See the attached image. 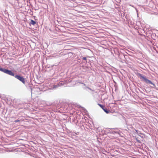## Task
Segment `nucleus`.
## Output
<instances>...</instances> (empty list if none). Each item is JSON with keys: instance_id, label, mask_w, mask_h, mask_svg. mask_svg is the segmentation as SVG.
<instances>
[{"instance_id": "obj_1", "label": "nucleus", "mask_w": 158, "mask_h": 158, "mask_svg": "<svg viewBox=\"0 0 158 158\" xmlns=\"http://www.w3.org/2000/svg\"><path fill=\"white\" fill-rule=\"evenodd\" d=\"M138 75V76L140 77V78L142 79H143L144 81L146 83L148 84H151L154 87H156L155 85L153 84L151 81L147 78L143 76L140 73H139Z\"/></svg>"}, {"instance_id": "obj_8", "label": "nucleus", "mask_w": 158, "mask_h": 158, "mask_svg": "<svg viewBox=\"0 0 158 158\" xmlns=\"http://www.w3.org/2000/svg\"><path fill=\"white\" fill-rule=\"evenodd\" d=\"M83 59L84 60H86V58L85 57H83Z\"/></svg>"}, {"instance_id": "obj_9", "label": "nucleus", "mask_w": 158, "mask_h": 158, "mask_svg": "<svg viewBox=\"0 0 158 158\" xmlns=\"http://www.w3.org/2000/svg\"><path fill=\"white\" fill-rule=\"evenodd\" d=\"M61 82H60V83L59 84H62V83H60Z\"/></svg>"}, {"instance_id": "obj_3", "label": "nucleus", "mask_w": 158, "mask_h": 158, "mask_svg": "<svg viewBox=\"0 0 158 158\" xmlns=\"http://www.w3.org/2000/svg\"><path fill=\"white\" fill-rule=\"evenodd\" d=\"M15 77L19 80L22 82L23 84H25V81L24 78L22 77L19 75H15Z\"/></svg>"}, {"instance_id": "obj_5", "label": "nucleus", "mask_w": 158, "mask_h": 158, "mask_svg": "<svg viewBox=\"0 0 158 158\" xmlns=\"http://www.w3.org/2000/svg\"><path fill=\"white\" fill-rule=\"evenodd\" d=\"M98 105L99 106H100L103 109V110H104L105 109L104 108V106H102V105L99 103H98Z\"/></svg>"}, {"instance_id": "obj_2", "label": "nucleus", "mask_w": 158, "mask_h": 158, "mask_svg": "<svg viewBox=\"0 0 158 158\" xmlns=\"http://www.w3.org/2000/svg\"><path fill=\"white\" fill-rule=\"evenodd\" d=\"M0 71L3 72L4 73L8 74L9 75L14 76V74L10 70H9L6 69L0 68Z\"/></svg>"}, {"instance_id": "obj_6", "label": "nucleus", "mask_w": 158, "mask_h": 158, "mask_svg": "<svg viewBox=\"0 0 158 158\" xmlns=\"http://www.w3.org/2000/svg\"><path fill=\"white\" fill-rule=\"evenodd\" d=\"M106 113L108 114L109 113V111H108L106 109H105L103 110Z\"/></svg>"}, {"instance_id": "obj_4", "label": "nucleus", "mask_w": 158, "mask_h": 158, "mask_svg": "<svg viewBox=\"0 0 158 158\" xmlns=\"http://www.w3.org/2000/svg\"><path fill=\"white\" fill-rule=\"evenodd\" d=\"M36 23V22L35 21H34L33 20H32V19L31 20V22L30 23V24H31L33 25H34Z\"/></svg>"}, {"instance_id": "obj_7", "label": "nucleus", "mask_w": 158, "mask_h": 158, "mask_svg": "<svg viewBox=\"0 0 158 158\" xmlns=\"http://www.w3.org/2000/svg\"><path fill=\"white\" fill-rule=\"evenodd\" d=\"M19 121H20V120H16L15 121V123H17V122H19Z\"/></svg>"}]
</instances>
